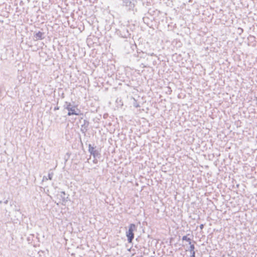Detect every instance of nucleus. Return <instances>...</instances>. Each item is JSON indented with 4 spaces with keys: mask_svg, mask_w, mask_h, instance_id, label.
<instances>
[{
    "mask_svg": "<svg viewBox=\"0 0 257 257\" xmlns=\"http://www.w3.org/2000/svg\"><path fill=\"white\" fill-rule=\"evenodd\" d=\"M134 106L136 107H138L139 106V105L138 104H134Z\"/></svg>",
    "mask_w": 257,
    "mask_h": 257,
    "instance_id": "nucleus-11",
    "label": "nucleus"
},
{
    "mask_svg": "<svg viewBox=\"0 0 257 257\" xmlns=\"http://www.w3.org/2000/svg\"><path fill=\"white\" fill-rule=\"evenodd\" d=\"M183 240H186L189 242V244L191 243L190 239L187 237V236H184L182 238Z\"/></svg>",
    "mask_w": 257,
    "mask_h": 257,
    "instance_id": "nucleus-6",
    "label": "nucleus"
},
{
    "mask_svg": "<svg viewBox=\"0 0 257 257\" xmlns=\"http://www.w3.org/2000/svg\"><path fill=\"white\" fill-rule=\"evenodd\" d=\"M89 152L91 155H93L94 156H95L96 151L94 150L93 147H91V145H89Z\"/></svg>",
    "mask_w": 257,
    "mask_h": 257,
    "instance_id": "nucleus-5",
    "label": "nucleus"
},
{
    "mask_svg": "<svg viewBox=\"0 0 257 257\" xmlns=\"http://www.w3.org/2000/svg\"><path fill=\"white\" fill-rule=\"evenodd\" d=\"M2 203V201H0V203Z\"/></svg>",
    "mask_w": 257,
    "mask_h": 257,
    "instance_id": "nucleus-17",
    "label": "nucleus"
},
{
    "mask_svg": "<svg viewBox=\"0 0 257 257\" xmlns=\"http://www.w3.org/2000/svg\"><path fill=\"white\" fill-rule=\"evenodd\" d=\"M53 176V172L49 173V174H48V179L52 180Z\"/></svg>",
    "mask_w": 257,
    "mask_h": 257,
    "instance_id": "nucleus-7",
    "label": "nucleus"
},
{
    "mask_svg": "<svg viewBox=\"0 0 257 257\" xmlns=\"http://www.w3.org/2000/svg\"><path fill=\"white\" fill-rule=\"evenodd\" d=\"M194 251V245L193 244H191L190 247V252Z\"/></svg>",
    "mask_w": 257,
    "mask_h": 257,
    "instance_id": "nucleus-8",
    "label": "nucleus"
},
{
    "mask_svg": "<svg viewBox=\"0 0 257 257\" xmlns=\"http://www.w3.org/2000/svg\"><path fill=\"white\" fill-rule=\"evenodd\" d=\"M64 107L68 110V115H79L80 113V110L77 108V106L72 104L70 102H65Z\"/></svg>",
    "mask_w": 257,
    "mask_h": 257,
    "instance_id": "nucleus-1",
    "label": "nucleus"
},
{
    "mask_svg": "<svg viewBox=\"0 0 257 257\" xmlns=\"http://www.w3.org/2000/svg\"><path fill=\"white\" fill-rule=\"evenodd\" d=\"M200 228H201V229L203 228V224L200 225Z\"/></svg>",
    "mask_w": 257,
    "mask_h": 257,
    "instance_id": "nucleus-12",
    "label": "nucleus"
},
{
    "mask_svg": "<svg viewBox=\"0 0 257 257\" xmlns=\"http://www.w3.org/2000/svg\"><path fill=\"white\" fill-rule=\"evenodd\" d=\"M195 252L194 251H190V256L191 257H195Z\"/></svg>",
    "mask_w": 257,
    "mask_h": 257,
    "instance_id": "nucleus-9",
    "label": "nucleus"
},
{
    "mask_svg": "<svg viewBox=\"0 0 257 257\" xmlns=\"http://www.w3.org/2000/svg\"><path fill=\"white\" fill-rule=\"evenodd\" d=\"M43 180H47V178H45V177H44Z\"/></svg>",
    "mask_w": 257,
    "mask_h": 257,
    "instance_id": "nucleus-15",
    "label": "nucleus"
},
{
    "mask_svg": "<svg viewBox=\"0 0 257 257\" xmlns=\"http://www.w3.org/2000/svg\"><path fill=\"white\" fill-rule=\"evenodd\" d=\"M160 12L157 10H154L150 9L148 11V14L151 16H158L159 15Z\"/></svg>",
    "mask_w": 257,
    "mask_h": 257,
    "instance_id": "nucleus-4",
    "label": "nucleus"
},
{
    "mask_svg": "<svg viewBox=\"0 0 257 257\" xmlns=\"http://www.w3.org/2000/svg\"><path fill=\"white\" fill-rule=\"evenodd\" d=\"M62 193H63L64 195H65V192H62Z\"/></svg>",
    "mask_w": 257,
    "mask_h": 257,
    "instance_id": "nucleus-16",
    "label": "nucleus"
},
{
    "mask_svg": "<svg viewBox=\"0 0 257 257\" xmlns=\"http://www.w3.org/2000/svg\"><path fill=\"white\" fill-rule=\"evenodd\" d=\"M43 180H47V178H45V177H44Z\"/></svg>",
    "mask_w": 257,
    "mask_h": 257,
    "instance_id": "nucleus-13",
    "label": "nucleus"
},
{
    "mask_svg": "<svg viewBox=\"0 0 257 257\" xmlns=\"http://www.w3.org/2000/svg\"><path fill=\"white\" fill-rule=\"evenodd\" d=\"M34 39L35 40H42L44 38V33L39 31L37 32L34 35Z\"/></svg>",
    "mask_w": 257,
    "mask_h": 257,
    "instance_id": "nucleus-3",
    "label": "nucleus"
},
{
    "mask_svg": "<svg viewBox=\"0 0 257 257\" xmlns=\"http://www.w3.org/2000/svg\"><path fill=\"white\" fill-rule=\"evenodd\" d=\"M43 180H47V178H45V177H44Z\"/></svg>",
    "mask_w": 257,
    "mask_h": 257,
    "instance_id": "nucleus-14",
    "label": "nucleus"
},
{
    "mask_svg": "<svg viewBox=\"0 0 257 257\" xmlns=\"http://www.w3.org/2000/svg\"><path fill=\"white\" fill-rule=\"evenodd\" d=\"M136 229L137 227L135 224H131L129 226L128 230L126 232V235L127 237V240L128 242H132L133 239L134 238V234L133 232Z\"/></svg>",
    "mask_w": 257,
    "mask_h": 257,
    "instance_id": "nucleus-2",
    "label": "nucleus"
},
{
    "mask_svg": "<svg viewBox=\"0 0 257 257\" xmlns=\"http://www.w3.org/2000/svg\"><path fill=\"white\" fill-rule=\"evenodd\" d=\"M148 19V17H143V21L144 22V23H147L146 20Z\"/></svg>",
    "mask_w": 257,
    "mask_h": 257,
    "instance_id": "nucleus-10",
    "label": "nucleus"
}]
</instances>
